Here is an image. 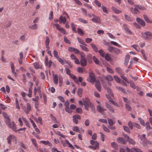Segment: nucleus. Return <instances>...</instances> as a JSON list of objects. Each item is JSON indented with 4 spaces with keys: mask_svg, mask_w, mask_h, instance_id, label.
<instances>
[{
    "mask_svg": "<svg viewBox=\"0 0 152 152\" xmlns=\"http://www.w3.org/2000/svg\"><path fill=\"white\" fill-rule=\"evenodd\" d=\"M6 124L9 128H11L15 132H17L16 125L14 121H13L11 123L10 119H8L6 121Z\"/></svg>",
    "mask_w": 152,
    "mask_h": 152,
    "instance_id": "nucleus-1",
    "label": "nucleus"
},
{
    "mask_svg": "<svg viewBox=\"0 0 152 152\" xmlns=\"http://www.w3.org/2000/svg\"><path fill=\"white\" fill-rule=\"evenodd\" d=\"M142 37L145 39L149 40L152 38V33L149 31L142 32Z\"/></svg>",
    "mask_w": 152,
    "mask_h": 152,
    "instance_id": "nucleus-2",
    "label": "nucleus"
},
{
    "mask_svg": "<svg viewBox=\"0 0 152 152\" xmlns=\"http://www.w3.org/2000/svg\"><path fill=\"white\" fill-rule=\"evenodd\" d=\"M83 101L85 109L87 110H88L89 107H91V105H93V104H92L90 102L89 99L88 98L83 99Z\"/></svg>",
    "mask_w": 152,
    "mask_h": 152,
    "instance_id": "nucleus-3",
    "label": "nucleus"
},
{
    "mask_svg": "<svg viewBox=\"0 0 152 152\" xmlns=\"http://www.w3.org/2000/svg\"><path fill=\"white\" fill-rule=\"evenodd\" d=\"M80 64L82 66H85L87 64V60L85 58L86 55L84 53H80Z\"/></svg>",
    "mask_w": 152,
    "mask_h": 152,
    "instance_id": "nucleus-4",
    "label": "nucleus"
},
{
    "mask_svg": "<svg viewBox=\"0 0 152 152\" xmlns=\"http://www.w3.org/2000/svg\"><path fill=\"white\" fill-rule=\"evenodd\" d=\"M61 141L64 146L66 147L68 145L69 147L71 148V149H74V147L69 143L68 140H63L62 139H61Z\"/></svg>",
    "mask_w": 152,
    "mask_h": 152,
    "instance_id": "nucleus-5",
    "label": "nucleus"
},
{
    "mask_svg": "<svg viewBox=\"0 0 152 152\" xmlns=\"http://www.w3.org/2000/svg\"><path fill=\"white\" fill-rule=\"evenodd\" d=\"M7 140L8 143L10 145L12 141L14 142L16 141V138L14 135L11 134L7 137Z\"/></svg>",
    "mask_w": 152,
    "mask_h": 152,
    "instance_id": "nucleus-6",
    "label": "nucleus"
},
{
    "mask_svg": "<svg viewBox=\"0 0 152 152\" xmlns=\"http://www.w3.org/2000/svg\"><path fill=\"white\" fill-rule=\"evenodd\" d=\"M22 109L24 112L26 114H28L31 109V105L30 103L28 102L27 103L26 107H23Z\"/></svg>",
    "mask_w": 152,
    "mask_h": 152,
    "instance_id": "nucleus-7",
    "label": "nucleus"
},
{
    "mask_svg": "<svg viewBox=\"0 0 152 152\" xmlns=\"http://www.w3.org/2000/svg\"><path fill=\"white\" fill-rule=\"evenodd\" d=\"M89 74L90 79V82L92 83H94L96 81L95 76L94 74L91 72H89Z\"/></svg>",
    "mask_w": 152,
    "mask_h": 152,
    "instance_id": "nucleus-8",
    "label": "nucleus"
},
{
    "mask_svg": "<svg viewBox=\"0 0 152 152\" xmlns=\"http://www.w3.org/2000/svg\"><path fill=\"white\" fill-rule=\"evenodd\" d=\"M123 136L125 137L126 139H127V141L129 143L132 145L135 144V142L133 139L129 138V137L126 134L124 133H123Z\"/></svg>",
    "mask_w": 152,
    "mask_h": 152,
    "instance_id": "nucleus-9",
    "label": "nucleus"
},
{
    "mask_svg": "<svg viewBox=\"0 0 152 152\" xmlns=\"http://www.w3.org/2000/svg\"><path fill=\"white\" fill-rule=\"evenodd\" d=\"M72 117L73 122L76 124H77L78 123V120H80L81 119L80 116L78 115H73Z\"/></svg>",
    "mask_w": 152,
    "mask_h": 152,
    "instance_id": "nucleus-10",
    "label": "nucleus"
},
{
    "mask_svg": "<svg viewBox=\"0 0 152 152\" xmlns=\"http://www.w3.org/2000/svg\"><path fill=\"white\" fill-rule=\"evenodd\" d=\"M127 152H143L140 149L136 148H132V149H130L127 148H126Z\"/></svg>",
    "mask_w": 152,
    "mask_h": 152,
    "instance_id": "nucleus-11",
    "label": "nucleus"
},
{
    "mask_svg": "<svg viewBox=\"0 0 152 152\" xmlns=\"http://www.w3.org/2000/svg\"><path fill=\"white\" fill-rule=\"evenodd\" d=\"M105 106L110 112L112 113H115V110L108 103H105Z\"/></svg>",
    "mask_w": 152,
    "mask_h": 152,
    "instance_id": "nucleus-12",
    "label": "nucleus"
},
{
    "mask_svg": "<svg viewBox=\"0 0 152 152\" xmlns=\"http://www.w3.org/2000/svg\"><path fill=\"white\" fill-rule=\"evenodd\" d=\"M59 22L60 23L65 24L67 22L66 18L65 17H63L62 15L59 18Z\"/></svg>",
    "mask_w": 152,
    "mask_h": 152,
    "instance_id": "nucleus-13",
    "label": "nucleus"
},
{
    "mask_svg": "<svg viewBox=\"0 0 152 152\" xmlns=\"http://www.w3.org/2000/svg\"><path fill=\"white\" fill-rule=\"evenodd\" d=\"M145 136V134H143L140 135L139 137L143 143L146 144L147 142V140L146 139Z\"/></svg>",
    "mask_w": 152,
    "mask_h": 152,
    "instance_id": "nucleus-14",
    "label": "nucleus"
},
{
    "mask_svg": "<svg viewBox=\"0 0 152 152\" xmlns=\"http://www.w3.org/2000/svg\"><path fill=\"white\" fill-rule=\"evenodd\" d=\"M97 110L101 113L103 114L104 112L106 110L103 107H101L100 105H99L97 106Z\"/></svg>",
    "mask_w": 152,
    "mask_h": 152,
    "instance_id": "nucleus-15",
    "label": "nucleus"
},
{
    "mask_svg": "<svg viewBox=\"0 0 152 152\" xmlns=\"http://www.w3.org/2000/svg\"><path fill=\"white\" fill-rule=\"evenodd\" d=\"M136 20L137 22L142 26L144 27L145 26V23L142 19L139 18H137Z\"/></svg>",
    "mask_w": 152,
    "mask_h": 152,
    "instance_id": "nucleus-16",
    "label": "nucleus"
},
{
    "mask_svg": "<svg viewBox=\"0 0 152 152\" xmlns=\"http://www.w3.org/2000/svg\"><path fill=\"white\" fill-rule=\"evenodd\" d=\"M91 20L94 23H101L100 19L99 17L98 16L92 18Z\"/></svg>",
    "mask_w": 152,
    "mask_h": 152,
    "instance_id": "nucleus-17",
    "label": "nucleus"
},
{
    "mask_svg": "<svg viewBox=\"0 0 152 152\" xmlns=\"http://www.w3.org/2000/svg\"><path fill=\"white\" fill-rule=\"evenodd\" d=\"M95 82V85L96 88L99 91H101V88L99 81L98 80H96Z\"/></svg>",
    "mask_w": 152,
    "mask_h": 152,
    "instance_id": "nucleus-18",
    "label": "nucleus"
},
{
    "mask_svg": "<svg viewBox=\"0 0 152 152\" xmlns=\"http://www.w3.org/2000/svg\"><path fill=\"white\" fill-rule=\"evenodd\" d=\"M45 42L46 48L48 50H49L50 48V47L49 46L50 40L49 37L48 36H46V40Z\"/></svg>",
    "mask_w": 152,
    "mask_h": 152,
    "instance_id": "nucleus-19",
    "label": "nucleus"
},
{
    "mask_svg": "<svg viewBox=\"0 0 152 152\" xmlns=\"http://www.w3.org/2000/svg\"><path fill=\"white\" fill-rule=\"evenodd\" d=\"M53 77L54 83L56 85H57L58 83V75H53Z\"/></svg>",
    "mask_w": 152,
    "mask_h": 152,
    "instance_id": "nucleus-20",
    "label": "nucleus"
},
{
    "mask_svg": "<svg viewBox=\"0 0 152 152\" xmlns=\"http://www.w3.org/2000/svg\"><path fill=\"white\" fill-rule=\"evenodd\" d=\"M118 142L120 143L124 144L125 143V141L124 139L122 137H119L117 140Z\"/></svg>",
    "mask_w": 152,
    "mask_h": 152,
    "instance_id": "nucleus-21",
    "label": "nucleus"
},
{
    "mask_svg": "<svg viewBox=\"0 0 152 152\" xmlns=\"http://www.w3.org/2000/svg\"><path fill=\"white\" fill-rule=\"evenodd\" d=\"M41 142L44 144L45 145H48L50 147H52L53 146L52 144L50 142L48 141H44L42 140L40 141Z\"/></svg>",
    "mask_w": 152,
    "mask_h": 152,
    "instance_id": "nucleus-22",
    "label": "nucleus"
},
{
    "mask_svg": "<svg viewBox=\"0 0 152 152\" xmlns=\"http://www.w3.org/2000/svg\"><path fill=\"white\" fill-rule=\"evenodd\" d=\"M70 77L72 78L74 80L75 82L77 84L79 85L80 83H79L78 79L76 77V76L72 75L71 74L69 75Z\"/></svg>",
    "mask_w": 152,
    "mask_h": 152,
    "instance_id": "nucleus-23",
    "label": "nucleus"
},
{
    "mask_svg": "<svg viewBox=\"0 0 152 152\" xmlns=\"http://www.w3.org/2000/svg\"><path fill=\"white\" fill-rule=\"evenodd\" d=\"M107 90L108 93V94H107L109 96H110V97H113V94L112 93V92L110 88L109 87H107Z\"/></svg>",
    "mask_w": 152,
    "mask_h": 152,
    "instance_id": "nucleus-24",
    "label": "nucleus"
},
{
    "mask_svg": "<svg viewBox=\"0 0 152 152\" xmlns=\"http://www.w3.org/2000/svg\"><path fill=\"white\" fill-rule=\"evenodd\" d=\"M124 28L127 33H128L130 34H132V32L130 30L126 25H124Z\"/></svg>",
    "mask_w": 152,
    "mask_h": 152,
    "instance_id": "nucleus-25",
    "label": "nucleus"
},
{
    "mask_svg": "<svg viewBox=\"0 0 152 152\" xmlns=\"http://www.w3.org/2000/svg\"><path fill=\"white\" fill-rule=\"evenodd\" d=\"M130 58V56L129 55H127L126 56L125 59L124 64L126 66L127 65Z\"/></svg>",
    "mask_w": 152,
    "mask_h": 152,
    "instance_id": "nucleus-26",
    "label": "nucleus"
},
{
    "mask_svg": "<svg viewBox=\"0 0 152 152\" xmlns=\"http://www.w3.org/2000/svg\"><path fill=\"white\" fill-rule=\"evenodd\" d=\"M10 65L11 68L12 72V73L14 74L15 75V76L16 75V73L15 72V68L14 65V64L12 62H11L10 63Z\"/></svg>",
    "mask_w": 152,
    "mask_h": 152,
    "instance_id": "nucleus-27",
    "label": "nucleus"
},
{
    "mask_svg": "<svg viewBox=\"0 0 152 152\" xmlns=\"http://www.w3.org/2000/svg\"><path fill=\"white\" fill-rule=\"evenodd\" d=\"M111 146L114 149L117 150L118 149V144L115 142H112L111 143Z\"/></svg>",
    "mask_w": 152,
    "mask_h": 152,
    "instance_id": "nucleus-28",
    "label": "nucleus"
},
{
    "mask_svg": "<svg viewBox=\"0 0 152 152\" xmlns=\"http://www.w3.org/2000/svg\"><path fill=\"white\" fill-rule=\"evenodd\" d=\"M58 61H59L62 64L64 65L65 64H66L67 62L66 60H63V59L60 57H58L57 58Z\"/></svg>",
    "mask_w": 152,
    "mask_h": 152,
    "instance_id": "nucleus-29",
    "label": "nucleus"
},
{
    "mask_svg": "<svg viewBox=\"0 0 152 152\" xmlns=\"http://www.w3.org/2000/svg\"><path fill=\"white\" fill-rule=\"evenodd\" d=\"M77 39L79 43L85 46H87V45L83 39L79 37H78Z\"/></svg>",
    "mask_w": 152,
    "mask_h": 152,
    "instance_id": "nucleus-30",
    "label": "nucleus"
},
{
    "mask_svg": "<svg viewBox=\"0 0 152 152\" xmlns=\"http://www.w3.org/2000/svg\"><path fill=\"white\" fill-rule=\"evenodd\" d=\"M90 45L92 48L95 52H98L97 47L95 44L91 43Z\"/></svg>",
    "mask_w": 152,
    "mask_h": 152,
    "instance_id": "nucleus-31",
    "label": "nucleus"
},
{
    "mask_svg": "<svg viewBox=\"0 0 152 152\" xmlns=\"http://www.w3.org/2000/svg\"><path fill=\"white\" fill-rule=\"evenodd\" d=\"M134 6L137 7L140 10H146V8L145 7L141 5H135Z\"/></svg>",
    "mask_w": 152,
    "mask_h": 152,
    "instance_id": "nucleus-32",
    "label": "nucleus"
},
{
    "mask_svg": "<svg viewBox=\"0 0 152 152\" xmlns=\"http://www.w3.org/2000/svg\"><path fill=\"white\" fill-rule=\"evenodd\" d=\"M22 119L24 122L25 123L26 125L29 128H30V124L27 121V120L25 118L22 117Z\"/></svg>",
    "mask_w": 152,
    "mask_h": 152,
    "instance_id": "nucleus-33",
    "label": "nucleus"
},
{
    "mask_svg": "<svg viewBox=\"0 0 152 152\" xmlns=\"http://www.w3.org/2000/svg\"><path fill=\"white\" fill-rule=\"evenodd\" d=\"M112 9L115 13L116 14H118L121 12V11L118 10L114 7H112Z\"/></svg>",
    "mask_w": 152,
    "mask_h": 152,
    "instance_id": "nucleus-34",
    "label": "nucleus"
},
{
    "mask_svg": "<svg viewBox=\"0 0 152 152\" xmlns=\"http://www.w3.org/2000/svg\"><path fill=\"white\" fill-rule=\"evenodd\" d=\"M105 78L108 81H112L113 80V77L110 75H108L106 76Z\"/></svg>",
    "mask_w": 152,
    "mask_h": 152,
    "instance_id": "nucleus-35",
    "label": "nucleus"
},
{
    "mask_svg": "<svg viewBox=\"0 0 152 152\" xmlns=\"http://www.w3.org/2000/svg\"><path fill=\"white\" fill-rule=\"evenodd\" d=\"M106 96L108 99L113 104H114L115 102L113 100V98L109 96L108 95L106 94Z\"/></svg>",
    "mask_w": 152,
    "mask_h": 152,
    "instance_id": "nucleus-36",
    "label": "nucleus"
},
{
    "mask_svg": "<svg viewBox=\"0 0 152 152\" xmlns=\"http://www.w3.org/2000/svg\"><path fill=\"white\" fill-rule=\"evenodd\" d=\"M83 93V89L81 88H79L78 89L77 93L78 95L80 97H81Z\"/></svg>",
    "mask_w": 152,
    "mask_h": 152,
    "instance_id": "nucleus-37",
    "label": "nucleus"
},
{
    "mask_svg": "<svg viewBox=\"0 0 152 152\" xmlns=\"http://www.w3.org/2000/svg\"><path fill=\"white\" fill-rule=\"evenodd\" d=\"M124 17L125 19L129 21H132L133 20V19L132 18H131L130 16L127 15L125 14L124 15Z\"/></svg>",
    "mask_w": 152,
    "mask_h": 152,
    "instance_id": "nucleus-38",
    "label": "nucleus"
},
{
    "mask_svg": "<svg viewBox=\"0 0 152 152\" xmlns=\"http://www.w3.org/2000/svg\"><path fill=\"white\" fill-rule=\"evenodd\" d=\"M130 104H125L126 109L129 111H131L132 108L129 105Z\"/></svg>",
    "mask_w": 152,
    "mask_h": 152,
    "instance_id": "nucleus-39",
    "label": "nucleus"
},
{
    "mask_svg": "<svg viewBox=\"0 0 152 152\" xmlns=\"http://www.w3.org/2000/svg\"><path fill=\"white\" fill-rule=\"evenodd\" d=\"M108 124L110 126H113V125L115 123V122H114L112 119L108 118Z\"/></svg>",
    "mask_w": 152,
    "mask_h": 152,
    "instance_id": "nucleus-40",
    "label": "nucleus"
},
{
    "mask_svg": "<svg viewBox=\"0 0 152 152\" xmlns=\"http://www.w3.org/2000/svg\"><path fill=\"white\" fill-rule=\"evenodd\" d=\"M33 65L34 68L36 69H38L40 67L39 63L38 62H36L34 63Z\"/></svg>",
    "mask_w": 152,
    "mask_h": 152,
    "instance_id": "nucleus-41",
    "label": "nucleus"
},
{
    "mask_svg": "<svg viewBox=\"0 0 152 152\" xmlns=\"http://www.w3.org/2000/svg\"><path fill=\"white\" fill-rule=\"evenodd\" d=\"M37 28V24H35L34 25L31 26H29L28 28L31 30H35Z\"/></svg>",
    "mask_w": 152,
    "mask_h": 152,
    "instance_id": "nucleus-42",
    "label": "nucleus"
},
{
    "mask_svg": "<svg viewBox=\"0 0 152 152\" xmlns=\"http://www.w3.org/2000/svg\"><path fill=\"white\" fill-rule=\"evenodd\" d=\"M131 47L136 50L137 51H140V48L139 46L137 45H133L131 46Z\"/></svg>",
    "mask_w": 152,
    "mask_h": 152,
    "instance_id": "nucleus-43",
    "label": "nucleus"
},
{
    "mask_svg": "<svg viewBox=\"0 0 152 152\" xmlns=\"http://www.w3.org/2000/svg\"><path fill=\"white\" fill-rule=\"evenodd\" d=\"M116 71L118 74L121 75L122 74V72L121 69L119 67H117L115 69Z\"/></svg>",
    "mask_w": 152,
    "mask_h": 152,
    "instance_id": "nucleus-44",
    "label": "nucleus"
},
{
    "mask_svg": "<svg viewBox=\"0 0 152 152\" xmlns=\"http://www.w3.org/2000/svg\"><path fill=\"white\" fill-rule=\"evenodd\" d=\"M85 46H86L83 45H80V47L83 50H84V51H86V52H88L89 50L87 47H86Z\"/></svg>",
    "mask_w": 152,
    "mask_h": 152,
    "instance_id": "nucleus-45",
    "label": "nucleus"
},
{
    "mask_svg": "<svg viewBox=\"0 0 152 152\" xmlns=\"http://www.w3.org/2000/svg\"><path fill=\"white\" fill-rule=\"evenodd\" d=\"M143 16L144 19L147 23H151V20L148 18L146 15H143Z\"/></svg>",
    "mask_w": 152,
    "mask_h": 152,
    "instance_id": "nucleus-46",
    "label": "nucleus"
},
{
    "mask_svg": "<svg viewBox=\"0 0 152 152\" xmlns=\"http://www.w3.org/2000/svg\"><path fill=\"white\" fill-rule=\"evenodd\" d=\"M116 87L118 89L119 91H120L124 93H126V91L123 88L118 86H117Z\"/></svg>",
    "mask_w": 152,
    "mask_h": 152,
    "instance_id": "nucleus-47",
    "label": "nucleus"
},
{
    "mask_svg": "<svg viewBox=\"0 0 152 152\" xmlns=\"http://www.w3.org/2000/svg\"><path fill=\"white\" fill-rule=\"evenodd\" d=\"M77 31L78 33L81 35L82 36L84 34V32L83 31L82 29L80 28H78L77 29Z\"/></svg>",
    "mask_w": 152,
    "mask_h": 152,
    "instance_id": "nucleus-48",
    "label": "nucleus"
},
{
    "mask_svg": "<svg viewBox=\"0 0 152 152\" xmlns=\"http://www.w3.org/2000/svg\"><path fill=\"white\" fill-rule=\"evenodd\" d=\"M114 78L116 82L118 83H120L121 80L118 76L116 75L114 76Z\"/></svg>",
    "mask_w": 152,
    "mask_h": 152,
    "instance_id": "nucleus-49",
    "label": "nucleus"
},
{
    "mask_svg": "<svg viewBox=\"0 0 152 152\" xmlns=\"http://www.w3.org/2000/svg\"><path fill=\"white\" fill-rule=\"evenodd\" d=\"M51 24L52 25H53V27L55 26L56 27L57 29L59 31L61 28L60 27V26L57 23L53 24V23H52Z\"/></svg>",
    "mask_w": 152,
    "mask_h": 152,
    "instance_id": "nucleus-50",
    "label": "nucleus"
},
{
    "mask_svg": "<svg viewBox=\"0 0 152 152\" xmlns=\"http://www.w3.org/2000/svg\"><path fill=\"white\" fill-rule=\"evenodd\" d=\"M110 43H111V44L114 46H117L118 47H121V46L117 42H114L113 41H111L110 42Z\"/></svg>",
    "mask_w": 152,
    "mask_h": 152,
    "instance_id": "nucleus-51",
    "label": "nucleus"
},
{
    "mask_svg": "<svg viewBox=\"0 0 152 152\" xmlns=\"http://www.w3.org/2000/svg\"><path fill=\"white\" fill-rule=\"evenodd\" d=\"M121 77L124 81L127 83H129L127 78L124 76V74H122L121 75Z\"/></svg>",
    "mask_w": 152,
    "mask_h": 152,
    "instance_id": "nucleus-52",
    "label": "nucleus"
},
{
    "mask_svg": "<svg viewBox=\"0 0 152 152\" xmlns=\"http://www.w3.org/2000/svg\"><path fill=\"white\" fill-rule=\"evenodd\" d=\"M120 50L119 49L115 47L113 53H114L116 54H118L120 53Z\"/></svg>",
    "mask_w": 152,
    "mask_h": 152,
    "instance_id": "nucleus-53",
    "label": "nucleus"
},
{
    "mask_svg": "<svg viewBox=\"0 0 152 152\" xmlns=\"http://www.w3.org/2000/svg\"><path fill=\"white\" fill-rule=\"evenodd\" d=\"M91 143V144L94 145H96L97 146H99V144L96 141H95L93 140H91L90 141Z\"/></svg>",
    "mask_w": 152,
    "mask_h": 152,
    "instance_id": "nucleus-54",
    "label": "nucleus"
},
{
    "mask_svg": "<svg viewBox=\"0 0 152 152\" xmlns=\"http://www.w3.org/2000/svg\"><path fill=\"white\" fill-rule=\"evenodd\" d=\"M123 129L124 131H126V132L129 134L130 133V131L129 130V128L127 126H124Z\"/></svg>",
    "mask_w": 152,
    "mask_h": 152,
    "instance_id": "nucleus-55",
    "label": "nucleus"
},
{
    "mask_svg": "<svg viewBox=\"0 0 152 152\" xmlns=\"http://www.w3.org/2000/svg\"><path fill=\"white\" fill-rule=\"evenodd\" d=\"M103 129L107 133H109L110 132V131L109 129L105 125L103 124L102 125Z\"/></svg>",
    "mask_w": 152,
    "mask_h": 152,
    "instance_id": "nucleus-56",
    "label": "nucleus"
},
{
    "mask_svg": "<svg viewBox=\"0 0 152 152\" xmlns=\"http://www.w3.org/2000/svg\"><path fill=\"white\" fill-rule=\"evenodd\" d=\"M3 116L4 117V118H6V119L5 120V122H6V121L8 120V119H10L9 118V116H8L7 114L5 113V112H3Z\"/></svg>",
    "mask_w": 152,
    "mask_h": 152,
    "instance_id": "nucleus-57",
    "label": "nucleus"
},
{
    "mask_svg": "<svg viewBox=\"0 0 152 152\" xmlns=\"http://www.w3.org/2000/svg\"><path fill=\"white\" fill-rule=\"evenodd\" d=\"M50 117L51 118V120H52V121H54V123H56L58 122L55 116L53 115L52 114H51L50 115Z\"/></svg>",
    "mask_w": 152,
    "mask_h": 152,
    "instance_id": "nucleus-58",
    "label": "nucleus"
},
{
    "mask_svg": "<svg viewBox=\"0 0 152 152\" xmlns=\"http://www.w3.org/2000/svg\"><path fill=\"white\" fill-rule=\"evenodd\" d=\"M72 130L76 132H80L78 127L76 126H74L72 127Z\"/></svg>",
    "mask_w": 152,
    "mask_h": 152,
    "instance_id": "nucleus-59",
    "label": "nucleus"
},
{
    "mask_svg": "<svg viewBox=\"0 0 152 152\" xmlns=\"http://www.w3.org/2000/svg\"><path fill=\"white\" fill-rule=\"evenodd\" d=\"M99 52L101 56L102 57H104V54L105 53L104 51L102 50H100L99 51Z\"/></svg>",
    "mask_w": 152,
    "mask_h": 152,
    "instance_id": "nucleus-60",
    "label": "nucleus"
},
{
    "mask_svg": "<svg viewBox=\"0 0 152 152\" xmlns=\"http://www.w3.org/2000/svg\"><path fill=\"white\" fill-rule=\"evenodd\" d=\"M71 26L72 28V30L75 33H77V31L76 29L75 26L73 23H71Z\"/></svg>",
    "mask_w": 152,
    "mask_h": 152,
    "instance_id": "nucleus-61",
    "label": "nucleus"
},
{
    "mask_svg": "<svg viewBox=\"0 0 152 152\" xmlns=\"http://www.w3.org/2000/svg\"><path fill=\"white\" fill-rule=\"evenodd\" d=\"M65 111L67 113H71L72 112V110L69 108V107H65Z\"/></svg>",
    "mask_w": 152,
    "mask_h": 152,
    "instance_id": "nucleus-62",
    "label": "nucleus"
},
{
    "mask_svg": "<svg viewBox=\"0 0 152 152\" xmlns=\"http://www.w3.org/2000/svg\"><path fill=\"white\" fill-rule=\"evenodd\" d=\"M115 47H109L107 49L111 53H113Z\"/></svg>",
    "mask_w": 152,
    "mask_h": 152,
    "instance_id": "nucleus-63",
    "label": "nucleus"
},
{
    "mask_svg": "<svg viewBox=\"0 0 152 152\" xmlns=\"http://www.w3.org/2000/svg\"><path fill=\"white\" fill-rule=\"evenodd\" d=\"M104 57L105 59L107 61H109L110 60L111 58L110 55L108 54H106Z\"/></svg>",
    "mask_w": 152,
    "mask_h": 152,
    "instance_id": "nucleus-64",
    "label": "nucleus"
}]
</instances>
